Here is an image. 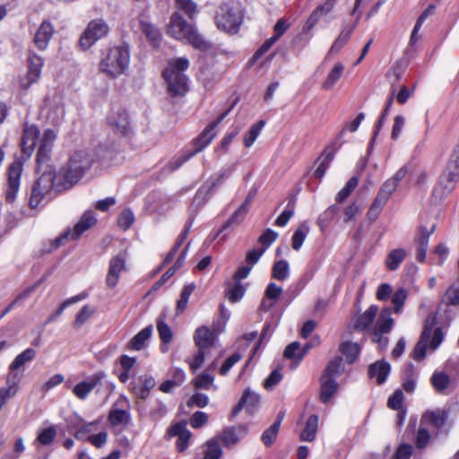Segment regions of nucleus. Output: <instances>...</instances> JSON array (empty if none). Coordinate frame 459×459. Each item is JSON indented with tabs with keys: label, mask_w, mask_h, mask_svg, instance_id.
Wrapping results in <instances>:
<instances>
[{
	"label": "nucleus",
	"mask_w": 459,
	"mask_h": 459,
	"mask_svg": "<svg viewBox=\"0 0 459 459\" xmlns=\"http://www.w3.org/2000/svg\"><path fill=\"white\" fill-rule=\"evenodd\" d=\"M245 293V289L240 282H236L227 292L229 300L232 303L239 300Z\"/></svg>",
	"instance_id": "obj_60"
},
{
	"label": "nucleus",
	"mask_w": 459,
	"mask_h": 459,
	"mask_svg": "<svg viewBox=\"0 0 459 459\" xmlns=\"http://www.w3.org/2000/svg\"><path fill=\"white\" fill-rule=\"evenodd\" d=\"M356 27L357 22L344 24L341 30L340 34L332 44L328 54H334L339 52L348 42Z\"/></svg>",
	"instance_id": "obj_25"
},
{
	"label": "nucleus",
	"mask_w": 459,
	"mask_h": 459,
	"mask_svg": "<svg viewBox=\"0 0 459 459\" xmlns=\"http://www.w3.org/2000/svg\"><path fill=\"white\" fill-rule=\"evenodd\" d=\"M437 224H420L416 231L414 238V245L416 247V259L418 262L423 263L426 259L427 250L430 236L435 232Z\"/></svg>",
	"instance_id": "obj_11"
},
{
	"label": "nucleus",
	"mask_w": 459,
	"mask_h": 459,
	"mask_svg": "<svg viewBox=\"0 0 459 459\" xmlns=\"http://www.w3.org/2000/svg\"><path fill=\"white\" fill-rule=\"evenodd\" d=\"M95 309L89 305H84L75 316L74 327L79 328L94 314Z\"/></svg>",
	"instance_id": "obj_52"
},
{
	"label": "nucleus",
	"mask_w": 459,
	"mask_h": 459,
	"mask_svg": "<svg viewBox=\"0 0 459 459\" xmlns=\"http://www.w3.org/2000/svg\"><path fill=\"white\" fill-rule=\"evenodd\" d=\"M397 185L394 180H391L390 178L386 179L379 188V191L375 198L379 200L380 202L384 203L385 204L387 203V201L390 199L392 195L394 193V191L397 188Z\"/></svg>",
	"instance_id": "obj_38"
},
{
	"label": "nucleus",
	"mask_w": 459,
	"mask_h": 459,
	"mask_svg": "<svg viewBox=\"0 0 459 459\" xmlns=\"http://www.w3.org/2000/svg\"><path fill=\"white\" fill-rule=\"evenodd\" d=\"M433 325L434 319L428 318L420 339L414 349V359L417 360L425 357L428 347L431 350H436L443 341L441 329H433Z\"/></svg>",
	"instance_id": "obj_6"
},
{
	"label": "nucleus",
	"mask_w": 459,
	"mask_h": 459,
	"mask_svg": "<svg viewBox=\"0 0 459 459\" xmlns=\"http://www.w3.org/2000/svg\"><path fill=\"white\" fill-rule=\"evenodd\" d=\"M430 435L429 429L425 426L420 425L416 437V446L418 448H423L426 446L429 440Z\"/></svg>",
	"instance_id": "obj_63"
},
{
	"label": "nucleus",
	"mask_w": 459,
	"mask_h": 459,
	"mask_svg": "<svg viewBox=\"0 0 459 459\" xmlns=\"http://www.w3.org/2000/svg\"><path fill=\"white\" fill-rule=\"evenodd\" d=\"M403 400L402 390L397 389L388 399L387 406L392 410H400Z\"/></svg>",
	"instance_id": "obj_61"
},
{
	"label": "nucleus",
	"mask_w": 459,
	"mask_h": 459,
	"mask_svg": "<svg viewBox=\"0 0 459 459\" xmlns=\"http://www.w3.org/2000/svg\"><path fill=\"white\" fill-rule=\"evenodd\" d=\"M43 65V58L36 53L30 52L28 56V70L26 75L20 80V87L27 90L36 83L40 78Z\"/></svg>",
	"instance_id": "obj_12"
},
{
	"label": "nucleus",
	"mask_w": 459,
	"mask_h": 459,
	"mask_svg": "<svg viewBox=\"0 0 459 459\" xmlns=\"http://www.w3.org/2000/svg\"><path fill=\"white\" fill-rule=\"evenodd\" d=\"M109 32V26L101 18L91 20L78 40L79 48L85 51L90 49L98 40L105 38Z\"/></svg>",
	"instance_id": "obj_8"
},
{
	"label": "nucleus",
	"mask_w": 459,
	"mask_h": 459,
	"mask_svg": "<svg viewBox=\"0 0 459 459\" xmlns=\"http://www.w3.org/2000/svg\"><path fill=\"white\" fill-rule=\"evenodd\" d=\"M338 388L337 382L327 376L321 377L320 400L327 403Z\"/></svg>",
	"instance_id": "obj_29"
},
{
	"label": "nucleus",
	"mask_w": 459,
	"mask_h": 459,
	"mask_svg": "<svg viewBox=\"0 0 459 459\" xmlns=\"http://www.w3.org/2000/svg\"><path fill=\"white\" fill-rule=\"evenodd\" d=\"M134 221V215L130 209H125L120 212L117 218V225L120 229L128 230Z\"/></svg>",
	"instance_id": "obj_53"
},
{
	"label": "nucleus",
	"mask_w": 459,
	"mask_h": 459,
	"mask_svg": "<svg viewBox=\"0 0 459 459\" xmlns=\"http://www.w3.org/2000/svg\"><path fill=\"white\" fill-rule=\"evenodd\" d=\"M206 354L207 351L198 349L196 354L186 359V362L188 363L190 369L194 373L202 367V365L204 362Z\"/></svg>",
	"instance_id": "obj_55"
},
{
	"label": "nucleus",
	"mask_w": 459,
	"mask_h": 459,
	"mask_svg": "<svg viewBox=\"0 0 459 459\" xmlns=\"http://www.w3.org/2000/svg\"><path fill=\"white\" fill-rule=\"evenodd\" d=\"M108 125L118 135L126 136L132 132L128 114L124 110H118L111 114L108 118Z\"/></svg>",
	"instance_id": "obj_18"
},
{
	"label": "nucleus",
	"mask_w": 459,
	"mask_h": 459,
	"mask_svg": "<svg viewBox=\"0 0 459 459\" xmlns=\"http://www.w3.org/2000/svg\"><path fill=\"white\" fill-rule=\"evenodd\" d=\"M204 453V456L203 459H219L222 455V450L216 440L211 439L207 441Z\"/></svg>",
	"instance_id": "obj_46"
},
{
	"label": "nucleus",
	"mask_w": 459,
	"mask_h": 459,
	"mask_svg": "<svg viewBox=\"0 0 459 459\" xmlns=\"http://www.w3.org/2000/svg\"><path fill=\"white\" fill-rule=\"evenodd\" d=\"M36 356L35 350L28 348L22 353L17 355L13 362L9 366V374L14 377L22 378V374L18 372V369L24 366L26 363L30 362Z\"/></svg>",
	"instance_id": "obj_24"
},
{
	"label": "nucleus",
	"mask_w": 459,
	"mask_h": 459,
	"mask_svg": "<svg viewBox=\"0 0 459 459\" xmlns=\"http://www.w3.org/2000/svg\"><path fill=\"white\" fill-rule=\"evenodd\" d=\"M130 63V53L126 47H115L108 50L99 64L100 73L110 78L125 74Z\"/></svg>",
	"instance_id": "obj_5"
},
{
	"label": "nucleus",
	"mask_w": 459,
	"mask_h": 459,
	"mask_svg": "<svg viewBox=\"0 0 459 459\" xmlns=\"http://www.w3.org/2000/svg\"><path fill=\"white\" fill-rule=\"evenodd\" d=\"M168 34L178 40L186 41L200 50H205L209 48V44L196 31L194 26L187 23L178 13H173L170 17L168 25Z\"/></svg>",
	"instance_id": "obj_4"
},
{
	"label": "nucleus",
	"mask_w": 459,
	"mask_h": 459,
	"mask_svg": "<svg viewBox=\"0 0 459 459\" xmlns=\"http://www.w3.org/2000/svg\"><path fill=\"white\" fill-rule=\"evenodd\" d=\"M152 333V326L148 325L143 330H141L137 334H135L130 342L128 343L129 349L134 351H140L144 347V343L148 341Z\"/></svg>",
	"instance_id": "obj_30"
},
{
	"label": "nucleus",
	"mask_w": 459,
	"mask_h": 459,
	"mask_svg": "<svg viewBox=\"0 0 459 459\" xmlns=\"http://www.w3.org/2000/svg\"><path fill=\"white\" fill-rule=\"evenodd\" d=\"M334 156V151L333 149L326 148L319 157L320 164L315 170V177L321 179L325 176L326 169H328L331 161Z\"/></svg>",
	"instance_id": "obj_33"
},
{
	"label": "nucleus",
	"mask_w": 459,
	"mask_h": 459,
	"mask_svg": "<svg viewBox=\"0 0 459 459\" xmlns=\"http://www.w3.org/2000/svg\"><path fill=\"white\" fill-rule=\"evenodd\" d=\"M390 369L391 367L388 362L380 360L369 366L368 375L371 378H375L378 385H381L386 380Z\"/></svg>",
	"instance_id": "obj_27"
},
{
	"label": "nucleus",
	"mask_w": 459,
	"mask_h": 459,
	"mask_svg": "<svg viewBox=\"0 0 459 459\" xmlns=\"http://www.w3.org/2000/svg\"><path fill=\"white\" fill-rule=\"evenodd\" d=\"M56 139V134L54 130L44 131L36 157L38 169L42 170V174L31 191L29 203L31 208H37L48 203L56 194L71 188L93 163L92 155L86 150H80L70 157L57 173H54L48 162L50 160Z\"/></svg>",
	"instance_id": "obj_1"
},
{
	"label": "nucleus",
	"mask_w": 459,
	"mask_h": 459,
	"mask_svg": "<svg viewBox=\"0 0 459 459\" xmlns=\"http://www.w3.org/2000/svg\"><path fill=\"white\" fill-rule=\"evenodd\" d=\"M337 0H325L319 4L309 15L305 25L304 31H310L321 20L326 18L333 10Z\"/></svg>",
	"instance_id": "obj_19"
},
{
	"label": "nucleus",
	"mask_w": 459,
	"mask_h": 459,
	"mask_svg": "<svg viewBox=\"0 0 459 459\" xmlns=\"http://www.w3.org/2000/svg\"><path fill=\"white\" fill-rule=\"evenodd\" d=\"M56 436V429L54 426L41 429L39 432L36 441L42 446H48L53 442Z\"/></svg>",
	"instance_id": "obj_48"
},
{
	"label": "nucleus",
	"mask_w": 459,
	"mask_h": 459,
	"mask_svg": "<svg viewBox=\"0 0 459 459\" xmlns=\"http://www.w3.org/2000/svg\"><path fill=\"white\" fill-rule=\"evenodd\" d=\"M378 312L376 305H371L363 314H361L356 323L355 328L360 331L370 329L372 341L377 342L381 350L385 349L388 344V338L383 337V334L388 333L394 325V319L391 316V309L385 307L382 309L376 324L372 325L374 319Z\"/></svg>",
	"instance_id": "obj_2"
},
{
	"label": "nucleus",
	"mask_w": 459,
	"mask_h": 459,
	"mask_svg": "<svg viewBox=\"0 0 459 459\" xmlns=\"http://www.w3.org/2000/svg\"><path fill=\"white\" fill-rule=\"evenodd\" d=\"M458 175L455 171H446L441 175L437 185L433 189V195L442 199L452 192L455 186Z\"/></svg>",
	"instance_id": "obj_22"
},
{
	"label": "nucleus",
	"mask_w": 459,
	"mask_h": 459,
	"mask_svg": "<svg viewBox=\"0 0 459 459\" xmlns=\"http://www.w3.org/2000/svg\"><path fill=\"white\" fill-rule=\"evenodd\" d=\"M385 205V204L384 203L380 202L377 198L374 199L366 214V218L369 223L374 222L378 218Z\"/></svg>",
	"instance_id": "obj_58"
},
{
	"label": "nucleus",
	"mask_w": 459,
	"mask_h": 459,
	"mask_svg": "<svg viewBox=\"0 0 459 459\" xmlns=\"http://www.w3.org/2000/svg\"><path fill=\"white\" fill-rule=\"evenodd\" d=\"M361 212H362V209L360 208V206L359 204H357L356 203H352L351 204H350L349 206H347L344 209V212H343L344 221L350 222V221H355L356 218L359 215H360Z\"/></svg>",
	"instance_id": "obj_59"
},
{
	"label": "nucleus",
	"mask_w": 459,
	"mask_h": 459,
	"mask_svg": "<svg viewBox=\"0 0 459 459\" xmlns=\"http://www.w3.org/2000/svg\"><path fill=\"white\" fill-rule=\"evenodd\" d=\"M431 384L437 393L443 394L450 384V378L444 372H435L431 377Z\"/></svg>",
	"instance_id": "obj_41"
},
{
	"label": "nucleus",
	"mask_w": 459,
	"mask_h": 459,
	"mask_svg": "<svg viewBox=\"0 0 459 459\" xmlns=\"http://www.w3.org/2000/svg\"><path fill=\"white\" fill-rule=\"evenodd\" d=\"M279 429L278 423H273L263 432L261 440L265 446H270L274 443L278 436Z\"/></svg>",
	"instance_id": "obj_51"
},
{
	"label": "nucleus",
	"mask_w": 459,
	"mask_h": 459,
	"mask_svg": "<svg viewBox=\"0 0 459 459\" xmlns=\"http://www.w3.org/2000/svg\"><path fill=\"white\" fill-rule=\"evenodd\" d=\"M241 400L245 403L247 410L252 411L259 403V395L256 393L250 391L249 389H246L243 393Z\"/></svg>",
	"instance_id": "obj_56"
},
{
	"label": "nucleus",
	"mask_w": 459,
	"mask_h": 459,
	"mask_svg": "<svg viewBox=\"0 0 459 459\" xmlns=\"http://www.w3.org/2000/svg\"><path fill=\"white\" fill-rule=\"evenodd\" d=\"M290 275V265L286 260L276 261L272 268V277L278 281H285Z\"/></svg>",
	"instance_id": "obj_39"
},
{
	"label": "nucleus",
	"mask_w": 459,
	"mask_h": 459,
	"mask_svg": "<svg viewBox=\"0 0 459 459\" xmlns=\"http://www.w3.org/2000/svg\"><path fill=\"white\" fill-rule=\"evenodd\" d=\"M264 126V122L263 120L258 121L255 125H253L249 130L246 133L243 138L244 145L247 148L251 147L259 134H261V131Z\"/></svg>",
	"instance_id": "obj_42"
},
{
	"label": "nucleus",
	"mask_w": 459,
	"mask_h": 459,
	"mask_svg": "<svg viewBox=\"0 0 459 459\" xmlns=\"http://www.w3.org/2000/svg\"><path fill=\"white\" fill-rule=\"evenodd\" d=\"M54 33L55 28L52 22L44 20L34 35L33 42L36 48L41 51L47 49Z\"/></svg>",
	"instance_id": "obj_21"
},
{
	"label": "nucleus",
	"mask_w": 459,
	"mask_h": 459,
	"mask_svg": "<svg viewBox=\"0 0 459 459\" xmlns=\"http://www.w3.org/2000/svg\"><path fill=\"white\" fill-rule=\"evenodd\" d=\"M39 129L37 126L25 123L21 140V149L23 159H29L37 145L39 138Z\"/></svg>",
	"instance_id": "obj_14"
},
{
	"label": "nucleus",
	"mask_w": 459,
	"mask_h": 459,
	"mask_svg": "<svg viewBox=\"0 0 459 459\" xmlns=\"http://www.w3.org/2000/svg\"><path fill=\"white\" fill-rule=\"evenodd\" d=\"M318 426V416L313 414L308 417L304 430L300 434V439L312 442L316 438Z\"/></svg>",
	"instance_id": "obj_31"
},
{
	"label": "nucleus",
	"mask_w": 459,
	"mask_h": 459,
	"mask_svg": "<svg viewBox=\"0 0 459 459\" xmlns=\"http://www.w3.org/2000/svg\"><path fill=\"white\" fill-rule=\"evenodd\" d=\"M446 420V414L444 411L436 410L426 411L420 420V425L432 428V429L438 430L441 429Z\"/></svg>",
	"instance_id": "obj_23"
},
{
	"label": "nucleus",
	"mask_w": 459,
	"mask_h": 459,
	"mask_svg": "<svg viewBox=\"0 0 459 459\" xmlns=\"http://www.w3.org/2000/svg\"><path fill=\"white\" fill-rule=\"evenodd\" d=\"M407 299V291L403 288L398 289L392 296V304L394 306V312L399 314L403 307Z\"/></svg>",
	"instance_id": "obj_50"
},
{
	"label": "nucleus",
	"mask_w": 459,
	"mask_h": 459,
	"mask_svg": "<svg viewBox=\"0 0 459 459\" xmlns=\"http://www.w3.org/2000/svg\"><path fill=\"white\" fill-rule=\"evenodd\" d=\"M406 255L407 252L403 248L391 250L385 259L386 267L391 271L396 270L404 260Z\"/></svg>",
	"instance_id": "obj_34"
},
{
	"label": "nucleus",
	"mask_w": 459,
	"mask_h": 459,
	"mask_svg": "<svg viewBox=\"0 0 459 459\" xmlns=\"http://www.w3.org/2000/svg\"><path fill=\"white\" fill-rule=\"evenodd\" d=\"M309 232V227L307 223H301L293 233L291 246L294 250H299Z\"/></svg>",
	"instance_id": "obj_40"
},
{
	"label": "nucleus",
	"mask_w": 459,
	"mask_h": 459,
	"mask_svg": "<svg viewBox=\"0 0 459 459\" xmlns=\"http://www.w3.org/2000/svg\"><path fill=\"white\" fill-rule=\"evenodd\" d=\"M189 67V60L185 57L171 58L162 72L171 95H184L188 91V79L185 72Z\"/></svg>",
	"instance_id": "obj_3"
},
{
	"label": "nucleus",
	"mask_w": 459,
	"mask_h": 459,
	"mask_svg": "<svg viewBox=\"0 0 459 459\" xmlns=\"http://www.w3.org/2000/svg\"><path fill=\"white\" fill-rule=\"evenodd\" d=\"M169 435L177 436V447L179 452L184 451L187 446L192 436L191 432L186 429V423H177L169 429Z\"/></svg>",
	"instance_id": "obj_26"
},
{
	"label": "nucleus",
	"mask_w": 459,
	"mask_h": 459,
	"mask_svg": "<svg viewBox=\"0 0 459 459\" xmlns=\"http://www.w3.org/2000/svg\"><path fill=\"white\" fill-rule=\"evenodd\" d=\"M229 112L230 109L222 113L215 122L209 125L203 131L200 136L195 141V150L193 152L194 154L203 151L206 146H208L211 143V142L217 134L215 131L216 126L225 118Z\"/></svg>",
	"instance_id": "obj_20"
},
{
	"label": "nucleus",
	"mask_w": 459,
	"mask_h": 459,
	"mask_svg": "<svg viewBox=\"0 0 459 459\" xmlns=\"http://www.w3.org/2000/svg\"><path fill=\"white\" fill-rule=\"evenodd\" d=\"M343 370L342 359L341 357H337L328 363L322 376H327L328 377L334 379L341 376Z\"/></svg>",
	"instance_id": "obj_43"
},
{
	"label": "nucleus",
	"mask_w": 459,
	"mask_h": 459,
	"mask_svg": "<svg viewBox=\"0 0 459 459\" xmlns=\"http://www.w3.org/2000/svg\"><path fill=\"white\" fill-rule=\"evenodd\" d=\"M195 288V284H193V283L187 284L184 287V289L180 294V298L177 302L176 310H177L178 314L182 313L186 308L187 303L189 300V297L193 293Z\"/></svg>",
	"instance_id": "obj_44"
},
{
	"label": "nucleus",
	"mask_w": 459,
	"mask_h": 459,
	"mask_svg": "<svg viewBox=\"0 0 459 459\" xmlns=\"http://www.w3.org/2000/svg\"><path fill=\"white\" fill-rule=\"evenodd\" d=\"M176 7L184 12L190 19L197 13L196 4L192 0H176Z\"/></svg>",
	"instance_id": "obj_54"
},
{
	"label": "nucleus",
	"mask_w": 459,
	"mask_h": 459,
	"mask_svg": "<svg viewBox=\"0 0 459 459\" xmlns=\"http://www.w3.org/2000/svg\"><path fill=\"white\" fill-rule=\"evenodd\" d=\"M20 380V377H14L9 374L6 378V386L0 389V397L5 401L13 397L18 391Z\"/></svg>",
	"instance_id": "obj_37"
},
{
	"label": "nucleus",
	"mask_w": 459,
	"mask_h": 459,
	"mask_svg": "<svg viewBox=\"0 0 459 459\" xmlns=\"http://www.w3.org/2000/svg\"><path fill=\"white\" fill-rule=\"evenodd\" d=\"M344 71V65L342 63H336L328 73L326 79L322 83V88L331 90L342 77Z\"/></svg>",
	"instance_id": "obj_32"
},
{
	"label": "nucleus",
	"mask_w": 459,
	"mask_h": 459,
	"mask_svg": "<svg viewBox=\"0 0 459 459\" xmlns=\"http://www.w3.org/2000/svg\"><path fill=\"white\" fill-rule=\"evenodd\" d=\"M341 352L346 357L348 363L351 364L360 352V347L358 343L352 342H343L340 345Z\"/></svg>",
	"instance_id": "obj_35"
},
{
	"label": "nucleus",
	"mask_w": 459,
	"mask_h": 459,
	"mask_svg": "<svg viewBox=\"0 0 459 459\" xmlns=\"http://www.w3.org/2000/svg\"><path fill=\"white\" fill-rule=\"evenodd\" d=\"M106 377V374L99 371L81 381L73 387V394L80 400H85L91 391Z\"/></svg>",
	"instance_id": "obj_17"
},
{
	"label": "nucleus",
	"mask_w": 459,
	"mask_h": 459,
	"mask_svg": "<svg viewBox=\"0 0 459 459\" xmlns=\"http://www.w3.org/2000/svg\"><path fill=\"white\" fill-rule=\"evenodd\" d=\"M213 377L207 371L198 375L194 380L193 385L196 389L209 390L213 384Z\"/></svg>",
	"instance_id": "obj_47"
},
{
	"label": "nucleus",
	"mask_w": 459,
	"mask_h": 459,
	"mask_svg": "<svg viewBox=\"0 0 459 459\" xmlns=\"http://www.w3.org/2000/svg\"><path fill=\"white\" fill-rule=\"evenodd\" d=\"M108 421L113 427L126 429L132 421L129 401L126 396H119L108 412Z\"/></svg>",
	"instance_id": "obj_10"
},
{
	"label": "nucleus",
	"mask_w": 459,
	"mask_h": 459,
	"mask_svg": "<svg viewBox=\"0 0 459 459\" xmlns=\"http://www.w3.org/2000/svg\"><path fill=\"white\" fill-rule=\"evenodd\" d=\"M22 172V164L20 161L13 162L8 169L7 186L4 192L5 201L13 203L20 188L21 176Z\"/></svg>",
	"instance_id": "obj_13"
},
{
	"label": "nucleus",
	"mask_w": 459,
	"mask_h": 459,
	"mask_svg": "<svg viewBox=\"0 0 459 459\" xmlns=\"http://www.w3.org/2000/svg\"><path fill=\"white\" fill-rule=\"evenodd\" d=\"M359 179L357 177H351L345 186L342 187L337 194L335 200L337 203H342L348 196L352 193V191L358 186Z\"/></svg>",
	"instance_id": "obj_45"
},
{
	"label": "nucleus",
	"mask_w": 459,
	"mask_h": 459,
	"mask_svg": "<svg viewBox=\"0 0 459 459\" xmlns=\"http://www.w3.org/2000/svg\"><path fill=\"white\" fill-rule=\"evenodd\" d=\"M243 18L241 8L238 4L225 5L221 13L217 16V26L220 30L230 33H236Z\"/></svg>",
	"instance_id": "obj_9"
},
{
	"label": "nucleus",
	"mask_w": 459,
	"mask_h": 459,
	"mask_svg": "<svg viewBox=\"0 0 459 459\" xmlns=\"http://www.w3.org/2000/svg\"><path fill=\"white\" fill-rule=\"evenodd\" d=\"M97 219L93 212L91 211H86L73 230L68 229L60 236L51 240V248L48 251L50 252L53 249L58 248L68 240L78 239L84 231L95 225Z\"/></svg>",
	"instance_id": "obj_7"
},
{
	"label": "nucleus",
	"mask_w": 459,
	"mask_h": 459,
	"mask_svg": "<svg viewBox=\"0 0 459 459\" xmlns=\"http://www.w3.org/2000/svg\"><path fill=\"white\" fill-rule=\"evenodd\" d=\"M277 237V232L268 229L260 236L259 242L264 246L263 248H265L266 250L267 247L276 240Z\"/></svg>",
	"instance_id": "obj_64"
},
{
	"label": "nucleus",
	"mask_w": 459,
	"mask_h": 459,
	"mask_svg": "<svg viewBox=\"0 0 459 459\" xmlns=\"http://www.w3.org/2000/svg\"><path fill=\"white\" fill-rule=\"evenodd\" d=\"M157 330L162 342L169 343L171 342L173 337L172 331L162 318H159L157 322Z\"/></svg>",
	"instance_id": "obj_57"
},
{
	"label": "nucleus",
	"mask_w": 459,
	"mask_h": 459,
	"mask_svg": "<svg viewBox=\"0 0 459 459\" xmlns=\"http://www.w3.org/2000/svg\"><path fill=\"white\" fill-rule=\"evenodd\" d=\"M242 356L239 353H234L230 356L220 368V373L226 376L231 368L241 359Z\"/></svg>",
	"instance_id": "obj_62"
},
{
	"label": "nucleus",
	"mask_w": 459,
	"mask_h": 459,
	"mask_svg": "<svg viewBox=\"0 0 459 459\" xmlns=\"http://www.w3.org/2000/svg\"><path fill=\"white\" fill-rule=\"evenodd\" d=\"M220 326L213 325L212 330L207 326L198 327L194 333V342L198 349L208 351L216 341V334L221 332Z\"/></svg>",
	"instance_id": "obj_15"
},
{
	"label": "nucleus",
	"mask_w": 459,
	"mask_h": 459,
	"mask_svg": "<svg viewBox=\"0 0 459 459\" xmlns=\"http://www.w3.org/2000/svg\"><path fill=\"white\" fill-rule=\"evenodd\" d=\"M247 433V429L245 426L229 428L221 433V441L225 446H232L244 437Z\"/></svg>",
	"instance_id": "obj_28"
},
{
	"label": "nucleus",
	"mask_w": 459,
	"mask_h": 459,
	"mask_svg": "<svg viewBox=\"0 0 459 459\" xmlns=\"http://www.w3.org/2000/svg\"><path fill=\"white\" fill-rule=\"evenodd\" d=\"M140 27L141 30L152 44V46L155 48L158 47L161 39L159 30L152 24L146 22H141Z\"/></svg>",
	"instance_id": "obj_36"
},
{
	"label": "nucleus",
	"mask_w": 459,
	"mask_h": 459,
	"mask_svg": "<svg viewBox=\"0 0 459 459\" xmlns=\"http://www.w3.org/2000/svg\"><path fill=\"white\" fill-rule=\"evenodd\" d=\"M126 255L125 253H119L110 259L106 276L108 288L113 289L117 285L121 273L126 270Z\"/></svg>",
	"instance_id": "obj_16"
},
{
	"label": "nucleus",
	"mask_w": 459,
	"mask_h": 459,
	"mask_svg": "<svg viewBox=\"0 0 459 459\" xmlns=\"http://www.w3.org/2000/svg\"><path fill=\"white\" fill-rule=\"evenodd\" d=\"M252 198L248 196L244 204L232 214V216L229 219V221L224 224L221 230L228 228L230 225L234 223L235 221H240L243 220L247 213V207L251 203Z\"/></svg>",
	"instance_id": "obj_49"
}]
</instances>
